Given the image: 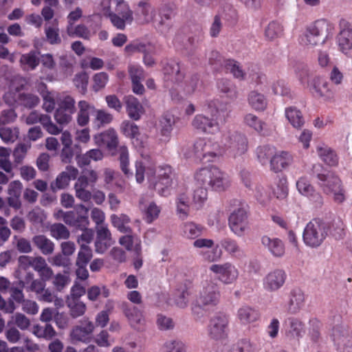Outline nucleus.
Segmentation results:
<instances>
[{
	"label": "nucleus",
	"instance_id": "1",
	"mask_svg": "<svg viewBox=\"0 0 352 352\" xmlns=\"http://www.w3.org/2000/svg\"><path fill=\"white\" fill-rule=\"evenodd\" d=\"M135 166V180L138 184H142L146 179L148 188L157 190L160 195L167 197L170 194L173 185L170 166H156L154 163L145 158L137 161Z\"/></svg>",
	"mask_w": 352,
	"mask_h": 352
},
{
	"label": "nucleus",
	"instance_id": "2",
	"mask_svg": "<svg viewBox=\"0 0 352 352\" xmlns=\"http://www.w3.org/2000/svg\"><path fill=\"white\" fill-rule=\"evenodd\" d=\"M195 180L198 186L194 190L192 200L198 207L206 201L208 188L217 192H223L230 186L229 176L215 166H208L197 170L195 173Z\"/></svg>",
	"mask_w": 352,
	"mask_h": 352
},
{
	"label": "nucleus",
	"instance_id": "3",
	"mask_svg": "<svg viewBox=\"0 0 352 352\" xmlns=\"http://www.w3.org/2000/svg\"><path fill=\"white\" fill-rule=\"evenodd\" d=\"M220 298L221 293L218 283L211 277L206 278L201 282L198 294L192 305V314L197 319L201 318L202 310L216 307Z\"/></svg>",
	"mask_w": 352,
	"mask_h": 352
},
{
	"label": "nucleus",
	"instance_id": "4",
	"mask_svg": "<svg viewBox=\"0 0 352 352\" xmlns=\"http://www.w3.org/2000/svg\"><path fill=\"white\" fill-rule=\"evenodd\" d=\"M215 104L210 102L206 109V115L197 114L192 121L194 128L207 133L219 131L220 123L225 122L230 116V110L226 107L217 108Z\"/></svg>",
	"mask_w": 352,
	"mask_h": 352
},
{
	"label": "nucleus",
	"instance_id": "5",
	"mask_svg": "<svg viewBox=\"0 0 352 352\" xmlns=\"http://www.w3.org/2000/svg\"><path fill=\"white\" fill-rule=\"evenodd\" d=\"M329 233V226L319 219H314L307 223L302 232L305 245L311 248L320 246Z\"/></svg>",
	"mask_w": 352,
	"mask_h": 352
},
{
	"label": "nucleus",
	"instance_id": "6",
	"mask_svg": "<svg viewBox=\"0 0 352 352\" xmlns=\"http://www.w3.org/2000/svg\"><path fill=\"white\" fill-rule=\"evenodd\" d=\"M318 184L323 192L330 195L333 201L342 204L346 200V191L342 182L334 173L326 172L317 175Z\"/></svg>",
	"mask_w": 352,
	"mask_h": 352
},
{
	"label": "nucleus",
	"instance_id": "7",
	"mask_svg": "<svg viewBox=\"0 0 352 352\" xmlns=\"http://www.w3.org/2000/svg\"><path fill=\"white\" fill-rule=\"evenodd\" d=\"M231 207L232 208L228 218L229 227L236 235L242 236L248 229V205L245 202L234 200Z\"/></svg>",
	"mask_w": 352,
	"mask_h": 352
},
{
	"label": "nucleus",
	"instance_id": "8",
	"mask_svg": "<svg viewBox=\"0 0 352 352\" xmlns=\"http://www.w3.org/2000/svg\"><path fill=\"white\" fill-rule=\"evenodd\" d=\"M209 270L216 276L217 278L223 284L230 285L234 283L239 277V270L230 262L212 264Z\"/></svg>",
	"mask_w": 352,
	"mask_h": 352
},
{
	"label": "nucleus",
	"instance_id": "9",
	"mask_svg": "<svg viewBox=\"0 0 352 352\" xmlns=\"http://www.w3.org/2000/svg\"><path fill=\"white\" fill-rule=\"evenodd\" d=\"M335 347L339 352H352V333L342 326L333 327L330 333Z\"/></svg>",
	"mask_w": 352,
	"mask_h": 352
},
{
	"label": "nucleus",
	"instance_id": "10",
	"mask_svg": "<svg viewBox=\"0 0 352 352\" xmlns=\"http://www.w3.org/2000/svg\"><path fill=\"white\" fill-rule=\"evenodd\" d=\"M228 317L222 314H218L212 317L207 327L208 336L213 340H219L227 336Z\"/></svg>",
	"mask_w": 352,
	"mask_h": 352
},
{
	"label": "nucleus",
	"instance_id": "11",
	"mask_svg": "<svg viewBox=\"0 0 352 352\" xmlns=\"http://www.w3.org/2000/svg\"><path fill=\"white\" fill-rule=\"evenodd\" d=\"M307 88L316 96L325 101H331L334 98V91L329 82L324 78L315 76L310 79Z\"/></svg>",
	"mask_w": 352,
	"mask_h": 352
},
{
	"label": "nucleus",
	"instance_id": "12",
	"mask_svg": "<svg viewBox=\"0 0 352 352\" xmlns=\"http://www.w3.org/2000/svg\"><path fill=\"white\" fill-rule=\"evenodd\" d=\"M94 329V324L89 320H81L79 324L72 329L70 333L71 339L73 342L89 343L92 340Z\"/></svg>",
	"mask_w": 352,
	"mask_h": 352
},
{
	"label": "nucleus",
	"instance_id": "13",
	"mask_svg": "<svg viewBox=\"0 0 352 352\" xmlns=\"http://www.w3.org/2000/svg\"><path fill=\"white\" fill-rule=\"evenodd\" d=\"M25 122L28 125L40 122L48 133L54 135L60 134L62 131L59 126L52 121L50 116L41 114L35 111L25 117Z\"/></svg>",
	"mask_w": 352,
	"mask_h": 352
},
{
	"label": "nucleus",
	"instance_id": "14",
	"mask_svg": "<svg viewBox=\"0 0 352 352\" xmlns=\"http://www.w3.org/2000/svg\"><path fill=\"white\" fill-rule=\"evenodd\" d=\"M286 274L283 270H274L267 273L263 279L265 290L273 292L281 288L286 280Z\"/></svg>",
	"mask_w": 352,
	"mask_h": 352
},
{
	"label": "nucleus",
	"instance_id": "15",
	"mask_svg": "<svg viewBox=\"0 0 352 352\" xmlns=\"http://www.w3.org/2000/svg\"><path fill=\"white\" fill-rule=\"evenodd\" d=\"M285 333L288 340L298 341L305 333V324L298 318H289L285 322Z\"/></svg>",
	"mask_w": 352,
	"mask_h": 352
},
{
	"label": "nucleus",
	"instance_id": "16",
	"mask_svg": "<svg viewBox=\"0 0 352 352\" xmlns=\"http://www.w3.org/2000/svg\"><path fill=\"white\" fill-rule=\"evenodd\" d=\"M195 151L199 155L204 157H214L220 154L219 144L209 138L198 140L194 145Z\"/></svg>",
	"mask_w": 352,
	"mask_h": 352
},
{
	"label": "nucleus",
	"instance_id": "17",
	"mask_svg": "<svg viewBox=\"0 0 352 352\" xmlns=\"http://www.w3.org/2000/svg\"><path fill=\"white\" fill-rule=\"evenodd\" d=\"M93 139L96 145L104 146L109 151L116 150L119 142L118 134L112 128L94 135Z\"/></svg>",
	"mask_w": 352,
	"mask_h": 352
},
{
	"label": "nucleus",
	"instance_id": "18",
	"mask_svg": "<svg viewBox=\"0 0 352 352\" xmlns=\"http://www.w3.org/2000/svg\"><path fill=\"white\" fill-rule=\"evenodd\" d=\"M337 44L341 52L352 58V29L347 23L342 25L341 30L337 36Z\"/></svg>",
	"mask_w": 352,
	"mask_h": 352
},
{
	"label": "nucleus",
	"instance_id": "19",
	"mask_svg": "<svg viewBox=\"0 0 352 352\" xmlns=\"http://www.w3.org/2000/svg\"><path fill=\"white\" fill-rule=\"evenodd\" d=\"M225 145L230 149L234 157L243 155L248 150L246 138L239 133H234L228 136V142Z\"/></svg>",
	"mask_w": 352,
	"mask_h": 352
},
{
	"label": "nucleus",
	"instance_id": "20",
	"mask_svg": "<svg viewBox=\"0 0 352 352\" xmlns=\"http://www.w3.org/2000/svg\"><path fill=\"white\" fill-rule=\"evenodd\" d=\"M298 192L312 201L321 203L322 198L306 177H300L296 183Z\"/></svg>",
	"mask_w": 352,
	"mask_h": 352
},
{
	"label": "nucleus",
	"instance_id": "21",
	"mask_svg": "<svg viewBox=\"0 0 352 352\" xmlns=\"http://www.w3.org/2000/svg\"><path fill=\"white\" fill-rule=\"evenodd\" d=\"M96 251L99 254H103L113 243L111 234L107 226L96 227Z\"/></svg>",
	"mask_w": 352,
	"mask_h": 352
},
{
	"label": "nucleus",
	"instance_id": "22",
	"mask_svg": "<svg viewBox=\"0 0 352 352\" xmlns=\"http://www.w3.org/2000/svg\"><path fill=\"white\" fill-rule=\"evenodd\" d=\"M123 311L132 328L140 330L144 327L146 324L143 312L138 307L134 306H126Z\"/></svg>",
	"mask_w": 352,
	"mask_h": 352
},
{
	"label": "nucleus",
	"instance_id": "23",
	"mask_svg": "<svg viewBox=\"0 0 352 352\" xmlns=\"http://www.w3.org/2000/svg\"><path fill=\"white\" fill-rule=\"evenodd\" d=\"M111 1L112 0H101L98 7L99 11L102 16L110 20L113 27L119 30H124V23L120 19V16L111 10Z\"/></svg>",
	"mask_w": 352,
	"mask_h": 352
},
{
	"label": "nucleus",
	"instance_id": "24",
	"mask_svg": "<svg viewBox=\"0 0 352 352\" xmlns=\"http://www.w3.org/2000/svg\"><path fill=\"white\" fill-rule=\"evenodd\" d=\"M135 13L138 20L148 23L154 21L155 10L148 0H141L137 4Z\"/></svg>",
	"mask_w": 352,
	"mask_h": 352
},
{
	"label": "nucleus",
	"instance_id": "25",
	"mask_svg": "<svg viewBox=\"0 0 352 352\" xmlns=\"http://www.w3.org/2000/svg\"><path fill=\"white\" fill-rule=\"evenodd\" d=\"M292 156L286 151L276 152L270 160V169L276 173L289 167L292 163Z\"/></svg>",
	"mask_w": 352,
	"mask_h": 352
},
{
	"label": "nucleus",
	"instance_id": "26",
	"mask_svg": "<svg viewBox=\"0 0 352 352\" xmlns=\"http://www.w3.org/2000/svg\"><path fill=\"white\" fill-rule=\"evenodd\" d=\"M261 243L275 257H282L285 254V245L278 238L263 236L261 238Z\"/></svg>",
	"mask_w": 352,
	"mask_h": 352
},
{
	"label": "nucleus",
	"instance_id": "27",
	"mask_svg": "<svg viewBox=\"0 0 352 352\" xmlns=\"http://www.w3.org/2000/svg\"><path fill=\"white\" fill-rule=\"evenodd\" d=\"M124 102L129 117L134 120H138L144 111L138 99L133 96H127L124 98Z\"/></svg>",
	"mask_w": 352,
	"mask_h": 352
},
{
	"label": "nucleus",
	"instance_id": "28",
	"mask_svg": "<svg viewBox=\"0 0 352 352\" xmlns=\"http://www.w3.org/2000/svg\"><path fill=\"white\" fill-rule=\"evenodd\" d=\"M236 318L241 324L245 325L256 322L259 318V314L253 307L243 305L237 310Z\"/></svg>",
	"mask_w": 352,
	"mask_h": 352
},
{
	"label": "nucleus",
	"instance_id": "29",
	"mask_svg": "<svg viewBox=\"0 0 352 352\" xmlns=\"http://www.w3.org/2000/svg\"><path fill=\"white\" fill-rule=\"evenodd\" d=\"M307 28L322 38V43H324L329 36L332 34L333 26L327 20L320 19L310 25Z\"/></svg>",
	"mask_w": 352,
	"mask_h": 352
},
{
	"label": "nucleus",
	"instance_id": "30",
	"mask_svg": "<svg viewBox=\"0 0 352 352\" xmlns=\"http://www.w3.org/2000/svg\"><path fill=\"white\" fill-rule=\"evenodd\" d=\"M116 5V14L120 16L124 23V30L126 25H131L133 21V12L124 0H112Z\"/></svg>",
	"mask_w": 352,
	"mask_h": 352
},
{
	"label": "nucleus",
	"instance_id": "31",
	"mask_svg": "<svg viewBox=\"0 0 352 352\" xmlns=\"http://www.w3.org/2000/svg\"><path fill=\"white\" fill-rule=\"evenodd\" d=\"M127 234L120 238L119 243L127 251L132 252L134 254H141L142 241L137 236L131 234V233Z\"/></svg>",
	"mask_w": 352,
	"mask_h": 352
},
{
	"label": "nucleus",
	"instance_id": "32",
	"mask_svg": "<svg viewBox=\"0 0 352 352\" xmlns=\"http://www.w3.org/2000/svg\"><path fill=\"white\" fill-rule=\"evenodd\" d=\"M78 111L76 117L77 124L80 126H85L89 122V116L95 111V107L85 100H80L78 103Z\"/></svg>",
	"mask_w": 352,
	"mask_h": 352
},
{
	"label": "nucleus",
	"instance_id": "33",
	"mask_svg": "<svg viewBox=\"0 0 352 352\" xmlns=\"http://www.w3.org/2000/svg\"><path fill=\"white\" fill-rule=\"evenodd\" d=\"M176 214L182 220L186 219L190 213V200L185 192L179 193L175 199Z\"/></svg>",
	"mask_w": 352,
	"mask_h": 352
},
{
	"label": "nucleus",
	"instance_id": "34",
	"mask_svg": "<svg viewBox=\"0 0 352 352\" xmlns=\"http://www.w3.org/2000/svg\"><path fill=\"white\" fill-rule=\"evenodd\" d=\"M316 152L319 157L327 165L333 166L338 164V158L336 153L327 145L319 144L316 146Z\"/></svg>",
	"mask_w": 352,
	"mask_h": 352
},
{
	"label": "nucleus",
	"instance_id": "35",
	"mask_svg": "<svg viewBox=\"0 0 352 352\" xmlns=\"http://www.w3.org/2000/svg\"><path fill=\"white\" fill-rule=\"evenodd\" d=\"M104 155L99 148H92L87 151L85 153L78 155L76 160L77 164L80 167L89 165L91 161L98 162L103 159Z\"/></svg>",
	"mask_w": 352,
	"mask_h": 352
},
{
	"label": "nucleus",
	"instance_id": "36",
	"mask_svg": "<svg viewBox=\"0 0 352 352\" xmlns=\"http://www.w3.org/2000/svg\"><path fill=\"white\" fill-rule=\"evenodd\" d=\"M305 301V296L301 290H293L288 303V311L291 314L298 313L304 307Z\"/></svg>",
	"mask_w": 352,
	"mask_h": 352
},
{
	"label": "nucleus",
	"instance_id": "37",
	"mask_svg": "<svg viewBox=\"0 0 352 352\" xmlns=\"http://www.w3.org/2000/svg\"><path fill=\"white\" fill-rule=\"evenodd\" d=\"M285 114L287 120L290 124L295 129H301L304 124L305 120L301 111L294 107H289L285 109Z\"/></svg>",
	"mask_w": 352,
	"mask_h": 352
},
{
	"label": "nucleus",
	"instance_id": "38",
	"mask_svg": "<svg viewBox=\"0 0 352 352\" xmlns=\"http://www.w3.org/2000/svg\"><path fill=\"white\" fill-rule=\"evenodd\" d=\"M32 241L44 255L51 254L54 250L55 245L54 242L45 235H36L32 238Z\"/></svg>",
	"mask_w": 352,
	"mask_h": 352
},
{
	"label": "nucleus",
	"instance_id": "39",
	"mask_svg": "<svg viewBox=\"0 0 352 352\" xmlns=\"http://www.w3.org/2000/svg\"><path fill=\"white\" fill-rule=\"evenodd\" d=\"M67 33L71 37H79L85 40H89L95 34L96 31H91L84 24H78L74 27L67 28Z\"/></svg>",
	"mask_w": 352,
	"mask_h": 352
},
{
	"label": "nucleus",
	"instance_id": "40",
	"mask_svg": "<svg viewBox=\"0 0 352 352\" xmlns=\"http://www.w3.org/2000/svg\"><path fill=\"white\" fill-rule=\"evenodd\" d=\"M112 225L122 233H131L132 230L129 226L130 218L124 214L120 215L112 214L111 216Z\"/></svg>",
	"mask_w": 352,
	"mask_h": 352
},
{
	"label": "nucleus",
	"instance_id": "41",
	"mask_svg": "<svg viewBox=\"0 0 352 352\" xmlns=\"http://www.w3.org/2000/svg\"><path fill=\"white\" fill-rule=\"evenodd\" d=\"M59 127L60 128V126ZM61 129H63L62 127ZM60 133H61L60 141L63 146V148L62 150L63 160L67 162L72 157L73 155L71 149L73 143L72 136L71 133L67 130L64 131L62 130Z\"/></svg>",
	"mask_w": 352,
	"mask_h": 352
},
{
	"label": "nucleus",
	"instance_id": "42",
	"mask_svg": "<svg viewBox=\"0 0 352 352\" xmlns=\"http://www.w3.org/2000/svg\"><path fill=\"white\" fill-rule=\"evenodd\" d=\"M203 228L195 223L188 221L182 224V234L184 237L190 239H194L202 234Z\"/></svg>",
	"mask_w": 352,
	"mask_h": 352
},
{
	"label": "nucleus",
	"instance_id": "43",
	"mask_svg": "<svg viewBox=\"0 0 352 352\" xmlns=\"http://www.w3.org/2000/svg\"><path fill=\"white\" fill-rule=\"evenodd\" d=\"M164 74L168 79L179 81L184 78L179 64L175 61L168 62L164 67Z\"/></svg>",
	"mask_w": 352,
	"mask_h": 352
},
{
	"label": "nucleus",
	"instance_id": "44",
	"mask_svg": "<svg viewBox=\"0 0 352 352\" xmlns=\"http://www.w3.org/2000/svg\"><path fill=\"white\" fill-rule=\"evenodd\" d=\"M45 33L47 41L52 45L59 44L61 38L59 35L58 22L54 19L51 25H46Z\"/></svg>",
	"mask_w": 352,
	"mask_h": 352
},
{
	"label": "nucleus",
	"instance_id": "45",
	"mask_svg": "<svg viewBox=\"0 0 352 352\" xmlns=\"http://www.w3.org/2000/svg\"><path fill=\"white\" fill-rule=\"evenodd\" d=\"M120 131L126 137L130 138L133 143L139 140L140 135L138 126L128 120L123 121L120 125Z\"/></svg>",
	"mask_w": 352,
	"mask_h": 352
},
{
	"label": "nucleus",
	"instance_id": "46",
	"mask_svg": "<svg viewBox=\"0 0 352 352\" xmlns=\"http://www.w3.org/2000/svg\"><path fill=\"white\" fill-rule=\"evenodd\" d=\"M32 332L37 338L46 340L52 339L56 334V331L50 324H46L44 327L35 324L32 327Z\"/></svg>",
	"mask_w": 352,
	"mask_h": 352
},
{
	"label": "nucleus",
	"instance_id": "47",
	"mask_svg": "<svg viewBox=\"0 0 352 352\" xmlns=\"http://www.w3.org/2000/svg\"><path fill=\"white\" fill-rule=\"evenodd\" d=\"M276 153V148L269 145L260 146L256 151L257 159L262 164H266L270 161Z\"/></svg>",
	"mask_w": 352,
	"mask_h": 352
},
{
	"label": "nucleus",
	"instance_id": "48",
	"mask_svg": "<svg viewBox=\"0 0 352 352\" xmlns=\"http://www.w3.org/2000/svg\"><path fill=\"white\" fill-rule=\"evenodd\" d=\"M120 168L127 177L133 176V172L129 168V151L125 146H121L118 150Z\"/></svg>",
	"mask_w": 352,
	"mask_h": 352
},
{
	"label": "nucleus",
	"instance_id": "49",
	"mask_svg": "<svg viewBox=\"0 0 352 352\" xmlns=\"http://www.w3.org/2000/svg\"><path fill=\"white\" fill-rule=\"evenodd\" d=\"M199 85V79L197 76H191L185 80L184 82L177 85L180 91L184 94L189 95L192 94Z\"/></svg>",
	"mask_w": 352,
	"mask_h": 352
},
{
	"label": "nucleus",
	"instance_id": "50",
	"mask_svg": "<svg viewBox=\"0 0 352 352\" xmlns=\"http://www.w3.org/2000/svg\"><path fill=\"white\" fill-rule=\"evenodd\" d=\"M20 63L25 69L34 70L39 64V58L35 52L32 51L23 54Z\"/></svg>",
	"mask_w": 352,
	"mask_h": 352
},
{
	"label": "nucleus",
	"instance_id": "51",
	"mask_svg": "<svg viewBox=\"0 0 352 352\" xmlns=\"http://www.w3.org/2000/svg\"><path fill=\"white\" fill-rule=\"evenodd\" d=\"M248 102L255 110H264L267 106V100L265 96L256 91H252L248 96Z\"/></svg>",
	"mask_w": 352,
	"mask_h": 352
},
{
	"label": "nucleus",
	"instance_id": "52",
	"mask_svg": "<svg viewBox=\"0 0 352 352\" xmlns=\"http://www.w3.org/2000/svg\"><path fill=\"white\" fill-rule=\"evenodd\" d=\"M95 113L96 115L93 124L97 129L111 123L113 120V116L104 110L95 109Z\"/></svg>",
	"mask_w": 352,
	"mask_h": 352
},
{
	"label": "nucleus",
	"instance_id": "53",
	"mask_svg": "<svg viewBox=\"0 0 352 352\" xmlns=\"http://www.w3.org/2000/svg\"><path fill=\"white\" fill-rule=\"evenodd\" d=\"M18 127L0 126V138L5 143H13L19 138Z\"/></svg>",
	"mask_w": 352,
	"mask_h": 352
},
{
	"label": "nucleus",
	"instance_id": "54",
	"mask_svg": "<svg viewBox=\"0 0 352 352\" xmlns=\"http://www.w3.org/2000/svg\"><path fill=\"white\" fill-rule=\"evenodd\" d=\"M153 47L150 43H145L139 41H134L126 45L124 47V52L128 55H131L135 52H142L145 54L150 51Z\"/></svg>",
	"mask_w": 352,
	"mask_h": 352
},
{
	"label": "nucleus",
	"instance_id": "55",
	"mask_svg": "<svg viewBox=\"0 0 352 352\" xmlns=\"http://www.w3.org/2000/svg\"><path fill=\"white\" fill-rule=\"evenodd\" d=\"M160 211V208L155 203L150 202L143 210L144 220L146 223H151L158 218Z\"/></svg>",
	"mask_w": 352,
	"mask_h": 352
},
{
	"label": "nucleus",
	"instance_id": "56",
	"mask_svg": "<svg viewBox=\"0 0 352 352\" xmlns=\"http://www.w3.org/2000/svg\"><path fill=\"white\" fill-rule=\"evenodd\" d=\"M244 122L250 127L254 129L258 133H264L265 123L259 120L258 117L252 113H248L244 117Z\"/></svg>",
	"mask_w": 352,
	"mask_h": 352
},
{
	"label": "nucleus",
	"instance_id": "57",
	"mask_svg": "<svg viewBox=\"0 0 352 352\" xmlns=\"http://www.w3.org/2000/svg\"><path fill=\"white\" fill-rule=\"evenodd\" d=\"M162 350L163 352H187V346L182 340H171L164 344Z\"/></svg>",
	"mask_w": 352,
	"mask_h": 352
},
{
	"label": "nucleus",
	"instance_id": "58",
	"mask_svg": "<svg viewBox=\"0 0 352 352\" xmlns=\"http://www.w3.org/2000/svg\"><path fill=\"white\" fill-rule=\"evenodd\" d=\"M254 197L257 202L263 206L269 205L271 201L270 191L262 186H256L255 187Z\"/></svg>",
	"mask_w": 352,
	"mask_h": 352
},
{
	"label": "nucleus",
	"instance_id": "59",
	"mask_svg": "<svg viewBox=\"0 0 352 352\" xmlns=\"http://www.w3.org/2000/svg\"><path fill=\"white\" fill-rule=\"evenodd\" d=\"M88 210V208L82 204L78 205L76 207V211L78 214L77 216L76 215V219L77 220L76 227L83 229L89 225Z\"/></svg>",
	"mask_w": 352,
	"mask_h": 352
},
{
	"label": "nucleus",
	"instance_id": "60",
	"mask_svg": "<svg viewBox=\"0 0 352 352\" xmlns=\"http://www.w3.org/2000/svg\"><path fill=\"white\" fill-rule=\"evenodd\" d=\"M51 236L57 239H67L69 237V231L62 223H54L50 228Z\"/></svg>",
	"mask_w": 352,
	"mask_h": 352
},
{
	"label": "nucleus",
	"instance_id": "61",
	"mask_svg": "<svg viewBox=\"0 0 352 352\" xmlns=\"http://www.w3.org/2000/svg\"><path fill=\"white\" fill-rule=\"evenodd\" d=\"M283 32L282 25L277 21H272L267 26L265 35L270 40H274L280 36Z\"/></svg>",
	"mask_w": 352,
	"mask_h": 352
},
{
	"label": "nucleus",
	"instance_id": "62",
	"mask_svg": "<svg viewBox=\"0 0 352 352\" xmlns=\"http://www.w3.org/2000/svg\"><path fill=\"white\" fill-rule=\"evenodd\" d=\"M73 113L64 110L63 108H58L54 115L56 123L63 127L68 125L72 120Z\"/></svg>",
	"mask_w": 352,
	"mask_h": 352
},
{
	"label": "nucleus",
	"instance_id": "63",
	"mask_svg": "<svg viewBox=\"0 0 352 352\" xmlns=\"http://www.w3.org/2000/svg\"><path fill=\"white\" fill-rule=\"evenodd\" d=\"M92 256L93 254L91 249L88 245L82 243L80 250L78 253L76 264L87 265L92 258Z\"/></svg>",
	"mask_w": 352,
	"mask_h": 352
},
{
	"label": "nucleus",
	"instance_id": "64",
	"mask_svg": "<svg viewBox=\"0 0 352 352\" xmlns=\"http://www.w3.org/2000/svg\"><path fill=\"white\" fill-rule=\"evenodd\" d=\"M256 351L255 344L245 338L239 341L231 352H256Z\"/></svg>",
	"mask_w": 352,
	"mask_h": 352
}]
</instances>
